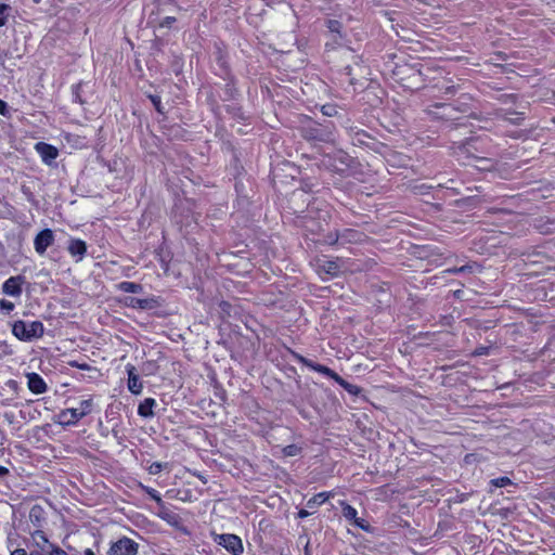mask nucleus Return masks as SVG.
<instances>
[{
    "label": "nucleus",
    "mask_w": 555,
    "mask_h": 555,
    "mask_svg": "<svg viewBox=\"0 0 555 555\" xmlns=\"http://www.w3.org/2000/svg\"><path fill=\"white\" fill-rule=\"evenodd\" d=\"M93 400L91 398L81 400L77 408H68L62 410L56 415V423L62 426L76 425L81 418L92 412Z\"/></svg>",
    "instance_id": "obj_1"
},
{
    "label": "nucleus",
    "mask_w": 555,
    "mask_h": 555,
    "mask_svg": "<svg viewBox=\"0 0 555 555\" xmlns=\"http://www.w3.org/2000/svg\"><path fill=\"white\" fill-rule=\"evenodd\" d=\"M43 323L40 321L25 322L17 320L12 324V334L21 341H31L42 337Z\"/></svg>",
    "instance_id": "obj_2"
},
{
    "label": "nucleus",
    "mask_w": 555,
    "mask_h": 555,
    "mask_svg": "<svg viewBox=\"0 0 555 555\" xmlns=\"http://www.w3.org/2000/svg\"><path fill=\"white\" fill-rule=\"evenodd\" d=\"M315 270L323 279H330L339 275L344 270V261L340 259L320 258L315 262Z\"/></svg>",
    "instance_id": "obj_3"
},
{
    "label": "nucleus",
    "mask_w": 555,
    "mask_h": 555,
    "mask_svg": "<svg viewBox=\"0 0 555 555\" xmlns=\"http://www.w3.org/2000/svg\"><path fill=\"white\" fill-rule=\"evenodd\" d=\"M214 541L223 546L232 555H241L244 552L243 542L240 537L232 533L215 534Z\"/></svg>",
    "instance_id": "obj_4"
},
{
    "label": "nucleus",
    "mask_w": 555,
    "mask_h": 555,
    "mask_svg": "<svg viewBox=\"0 0 555 555\" xmlns=\"http://www.w3.org/2000/svg\"><path fill=\"white\" fill-rule=\"evenodd\" d=\"M139 545L133 540L124 537L116 542L112 543L108 555H135Z\"/></svg>",
    "instance_id": "obj_5"
},
{
    "label": "nucleus",
    "mask_w": 555,
    "mask_h": 555,
    "mask_svg": "<svg viewBox=\"0 0 555 555\" xmlns=\"http://www.w3.org/2000/svg\"><path fill=\"white\" fill-rule=\"evenodd\" d=\"M25 283V276L14 275L7 279L1 285V292L3 295L20 298L23 293V285Z\"/></svg>",
    "instance_id": "obj_6"
},
{
    "label": "nucleus",
    "mask_w": 555,
    "mask_h": 555,
    "mask_svg": "<svg viewBox=\"0 0 555 555\" xmlns=\"http://www.w3.org/2000/svg\"><path fill=\"white\" fill-rule=\"evenodd\" d=\"M54 233L50 229L40 231L34 240V248L40 256L44 255L47 249L54 243Z\"/></svg>",
    "instance_id": "obj_7"
},
{
    "label": "nucleus",
    "mask_w": 555,
    "mask_h": 555,
    "mask_svg": "<svg viewBox=\"0 0 555 555\" xmlns=\"http://www.w3.org/2000/svg\"><path fill=\"white\" fill-rule=\"evenodd\" d=\"M35 150L46 165H51L59 156L57 149L44 142H38Z\"/></svg>",
    "instance_id": "obj_8"
},
{
    "label": "nucleus",
    "mask_w": 555,
    "mask_h": 555,
    "mask_svg": "<svg viewBox=\"0 0 555 555\" xmlns=\"http://www.w3.org/2000/svg\"><path fill=\"white\" fill-rule=\"evenodd\" d=\"M26 378L27 387L33 393L41 395L47 391L48 386L38 373H28L26 374Z\"/></svg>",
    "instance_id": "obj_9"
},
{
    "label": "nucleus",
    "mask_w": 555,
    "mask_h": 555,
    "mask_svg": "<svg viewBox=\"0 0 555 555\" xmlns=\"http://www.w3.org/2000/svg\"><path fill=\"white\" fill-rule=\"evenodd\" d=\"M11 555H68L61 546L57 544L52 545L50 548H41V551H29L27 552L25 548H15L11 552Z\"/></svg>",
    "instance_id": "obj_10"
},
{
    "label": "nucleus",
    "mask_w": 555,
    "mask_h": 555,
    "mask_svg": "<svg viewBox=\"0 0 555 555\" xmlns=\"http://www.w3.org/2000/svg\"><path fill=\"white\" fill-rule=\"evenodd\" d=\"M55 543L51 542L47 534L41 530H35L31 533V545L29 551H41V548H50Z\"/></svg>",
    "instance_id": "obj_11"
},
{
    "label": "nucleus",
    "mask_w": 555,
    "mask_h": 555,
    "mask_svg": "<svg viewBox=\"0 0 555 555\" xmlns=\"http://www.w3.org/2000/svg\"><path fill=\"white\" fill-rule=\"evenodd\" d=\"M67 250L69 255L76 258V261L79 262L83 259L87 253V244L85 241L79 238H70L68 243Z\"/></svg>",
    "instance_id": "obj_12"
},
{
    "label": "nucleus",
    "mask_w": 555,
    "mask_h": 555,
    "mask_svg": "<svg viewBox=\"0 0 555 555\" xmlns=\"http://www.w3.org/2000/svg\"><path fill=\"white\" fill-rule=\"evenodd\" d=\"M128 373V389L133 395H140L143 390V384L135 373V369L133 365H127Z\"/></svg>",
    "instance_id": "obj_13"
},
{
    "label": "nucleus",
    "mask_w": 555,
    "mask_h": 555,
    "mask_svg": "<svg viewBox=\"0 0 555 555\" xmlns=\"http://www.w3.org/2000/svg\"><path fill=\"white\" fill-rule=\"evenodd\" d=\"M156 406V400L153 398L144 399L138 406V414L142 417L150 418L154 416L153 409Z\"/></svg>",
    "instance_id": "obj_14"
},
{
    "label": "nucleus",
    "mask_w": 555,
    "mask_h": 555,
    "mask_svg": "<svg viewBox=\"0 0 555 555\" xmlns=\"http://www.w3.org/2000/svg\"><path fill=\"white\" fill-rule=\"evenodd\" d=\"M304 363L309 369H311L318 373H321V374L334 379L335 382H336L337 377L339 376L336 372H334L333 370H331L330 367H327L325 365L314 363V362L308 361V360H304Z\"/></svg>",
    "instance_id": "obj_15"
},
{
    "label": "nucleus",
    "mask_w": 555,
    "mask_h": 555,
    "mask_svg": "<svg viewBox=\"0 0 555 555\" xmlns=\"http://www.w3.org/2000/svg\"><path fill=\"white\" fill-rule=\"evenodd\" d=\"M334 494L333 492L331 491H325V492H320L315 495H313L312 498H310L308 501H307V507L309 508H314L317 506H320L322 504H324L330 498H332Z\"/></svg>",
    "instance_id": "obj_16"
},
{
    "label": "nucleus",
    "mask_w": 555,
    "mask_h": 555,
    "mask_svg": "<svg viewBox=\"0 0 555 555\" xmlns=\"http://www.w3.org/2000/svg\"><path fill=\"white\" fill-rule=\"evenodd\" d=\"M118 289L124 293L138 294L142 292V286L134 282H120L117 285Z\"/></svg>",
    "instance_id": "obj_17"
},
{
    "label": "nucleus",
    "mask_w": 555,
    "mask_h": 555,
    "mask_svg": "<svg viewBox=\"0 0 555 555\" xmlns=\"http://www.w3.org/2000/svg\"><path fill=\"white\" fill-rule=\"evenodd\" d=\"M158 517L168 522L169 525H177L178 524V516L172 513L171 511L167 509L162 505L160 511L158 512Z\"/></svg>",
    "instance_id": "obj_18"
},
{
    "label": "nucleus",
    "mask_w": 555,
    "mask_h": 555,
    "mask_svg": "<svg viewBox=\"0 0 555 555\" xmlns=\"http://www.w3.org/2000/svg\"><path fill=\"white\" fill-rule=\"evenodd\" d=\"M340 505L343 507V516L347 519V520H350V521H356L358 519V512L357 509L347 504L346 502L341 501L340 502Z\"/></svg>",
    "instance_id": "obj_19"
},
{
    "label": "nucleus",
    "mask_w": 555,
    "mask_h": 555,
    "mask_svg": "<svg viewBox=\"0 0 555 555\" xmlns=\"http://www.w3.org/2000/svg\"><path fill=\"white\" fill-rule=\"evenodd\" d=\"M336 383L341 386L350 395L357 396L360 393L361 389L357 385L350 384L345 380L343 377L338 376Z\"/></svg>",
    "instance_id": "obj_20"
},
{
    "label": "nucleus",
    "mask_w": 555,
    "mask_h": 555,
    "mask_svg": "<svg viewBox=\"0 0 555 555\" xmlns=\"http://www.w3.org/2000/svg\"><path fill=\"white\" fill-rule=\"evenodd\" d=\"M339 238L348 242H358L361 238V233L351 229H347L339 237L336 238V241Z\"/></svg>",
    "instance_id": "obj_21"
},
{
    "label": "nucleus",
    "mask_w": 555,
    "mask_h": 555,
    "mask_svg": "<svg viewBox=\"0 0 555 555\" xmlns=\"http://www.w3.org/2000/svg\"><path fill=\"white\" fill-rule=\"evenodd\" d=\"M65 140L68 143H73L77 147H82V146L86 145L85 139L80 138L79 135H76V134L66 133L65 134Z\"/></svg>",
    "instance_id": "obj_22"
},
{
    "label": "nucleus",
    "mask_w": 555,
    "mask_h": 555,
    "mask_svg": "<svg viewBox=\"0 0 555 555\" xmlns=\"http://www.w3.org/2000/svg\"><path fill=\"white\" fill-rule=\"evenodd\" d=\"M14 309H15L14 302H12L10 300H7V299H1L0 300V313L8 315Z\"/></svg>",
    "instance_id": "obj_23"
},
{
    "label": "nucleus",
    "mask_w": 555,
    "mask_h": 555,
    "mask_svg": "<svg viewBox=\"0 0 555 555\" xmlns=\"http://www.w3.org/2000/svg\"><path fill=\"white\" fill-rule=\"evenodd\" d=\"M10 10H11L10 5L4 4V3L0 4V27L4 26L7 24Z\"/></svg>",
    "instance_id": "obj_24"
},
{
    "label": "nucleus",
    "mask_w": 555,
    "mask_h": 555,
    "mask_svg": "<svg viewBox=\"0 0 555 555\" xmlns=\"http://www.w3.org/2000/svg\"><path fill=\"white\" fill-rule=\"evenodd\" d=\"M300 447L296 444H289L283 448L282 453L285 456H296L300 453Z\"/></svg>",
    "instance_id": "obj_25"
},
{
    "label": "nucleus",
    "mask_w": 555,
    "mask_h": 555,
    "mask_svg": "<svg viewBox=\"0 0 555 555\" xmlns=\"http://www.w3.org/2000/svg\"><path fill=\"white\" fill-rule=\"evenodd\" d=\"M13 354V349L5 340H0V359Z\"/></svg>",
    "instance_id": "obj_26"
},
{
    "label": "nucleus",
    "mask_w": 555,
    "mask_h": 555,
    "mask_svg": "<svg viewBox=\"0 0 555 555\" xmlns=\"http://www.w3.org/2000/svg\"><path fill=\"white\" fill-rule=\"evenodd\" d=\"M490 483L495 488H502L512 485V480L508 477H499L492 479Z\"/></svg>",
    "instance_id": "obj_27"
},
{
    "label": "nucleus",
    "mask_w": 555,
    "mask_h": 555,
    "mask_svg": "<svg viewBox=\"0 0 555 555\" xmlns=\"http://www.w3.org/2000/svg\"><path fill=\"white\" fill-rule=\"evenodd\" d=\"M145 493L152 499L154 500L155 502H157L158 504H163V501H162V496L159 494V492L153 488H150V487H144L143 488Z\"/></svg>",
    "instance_id": "obj_28"
},
{
    "label": "nucleus",
    "mask_w": 555,
    "mask_h": 555,
    "mask_svg": "<svg viewBox=\"0 0 555 555\" xmlns=\"http://www.w3.org/2000/svg\"><path fill=\"white\" fill-rule=\"evenodd\" d=\"M164 464L160 463V462H153L149 467H147V470L151 475H157L159 474L163 468H164Z\"/></svg>",
    "instance_id": "obj_29"
},
{
    "label": "nucleus",
    "mask_w": 555,
    "mask_h": 555,
    "mask_svg": "<svg viewBox=\"0 0 555 555\" xmlns=\"http://www.w3.org/2000/svg\"><path fill=\"white\" fill-rule=\"evenodd\" d=\"M327 28L333 34H339L340 33V28H341V24L338 21H336V20H330L327 22Z\"/></svg>",
    "instance_id": "obj_30"
},
{
    "label": "nucleus",
    "mask_w": 555,
    "mask_h": 555,
    "mask_svg": "<svg viewBox=\"0 0 555 555\" xmlns=\"http://www.w3.org/2000/svg\"><path fill=\"white\" fill-rule=\"evenodd\" d=\"M176 22V18L172 17V16H167L165 17L160 23H159V27L162 28H170L172 26V24Z\"/></svg>",
    "instance_id": "obj_31"
},
{
    "label": "nucleus",
    "mask_w": 555,
    "mask_h": 555,
    "mask_svg": "<svg viewBox=\"0 0 555 555\" xmlns=\"http://www.w3.org/2000/svg\"><path fill=\"white\" fill-rule=\"evenodd\" d=\"M353 525L363 530H369V526L365 524L364 519L358 518L356 521H353Z\"/></svg>",
    "instance_id": "obj_32"
},
{
    "label": "nucleus",
    "mask_w": 555,
    "mask_h": 555,
    "mask_svg": "<svg viewBox=\"0 0 555 555\" xmlns=\"http://www.w3.org/2000/svg\"><path fill=\"white\" fill-rule=\"evenodd\" d=\"M151 100H152V102H153V104H154L155 108H156L159 113H162L160 99H159L158 96H156V95H153V96H151Z\"/></svg>",
    "instance_id": "obj_33"
},
{
    "label": "nucleus",
    "mask_w": 555,
    "mask_h": 555,
    "mask_svg": "<svg viewBox=\"0 0 555 555\" xmlns=\"http://www.w3.org/2000/svg\"><path fill=\"white\" fill-rule=\"evenodd\" d=\"M0 114L5 116L8 114V105L7 103L0 99Z\"/></svg>",
    "instance_id": "obj_34"
},
{
    "label": "nucleus",
    "mask_w": 555,
    "mask_h": 555,
    "mask_svg": "<svg viewBox=\"0 0 555 555\" xmlns=\"http://www.w3.org/2000/svg\"><path fill=\"white\" fill-rule=\"evenodd\" d=\"M323 114L332 116L335 113V108L332 106H323Z\"/></svg>",
    "instance_id": "obj_35"
},
{
    "label": "nucleus",
    "mask_w": 555,
    "mask_h": 555,
    "mask_svg": "<svg viewBox=\"0 0 555 555\" xmlns=\"http://www.w3.org/2000/svg\"><path fill=\"white\" fill-rule=\"evenodd\" d=\"M309 515H310V514H309V512H308V511H306V509H300V511L298 512V517H299V518H306V517H308Z\"/></svg>",
    "instance_id": "obj_36"
},
{
    "label": "nucleus",
    "mask_w": 555,
    "mask_h": 555,
    "mask_svg": "<svg viewBox=\"0 0 555 555\" xmlns=\"http://www.w3.org/2000/svg\"><path fill=\"white\" fill-rule=\"evenodd\" d=\"M7 474H9V469L7 467L0 465V477L4 476Z\"/></svg>",
    "instance_id": "obj_37"
},
{
    "label": "nucleus",
    "mask_w": 555,
    "mask_h": 555,
    "mask_svg": "<svg viewBox=\"0 0 555 555\" xmlns=\"http://www.w3.org/2000/svg\"><path fill=\"white\" fill-rule=\"evenodd\" d=\"M467 269H470V267L463 266V267H461V268H459V269H455V270H453V271H454V272H464V271H466Z\"/></svg>",
    "instance_id": "obj_38"
},
{
    "label": "nucleus",
    "mask_w": 555,
    "mask_h": 555,
    "mask_svg": "<svg viewBox=\"0 0 555 555\" xmlns=\"http://www.w3.org/2000/svg\"><path fill=\"white\" fill-rule=\"evenodd\" d=\"M83 555H95L94 552L91 548H86L83 551Z\"/></svg>",
    "instance_id": "obj_39"
},
{
    "label": "nucleus",
    "mask_w": 555,
    "mask_h": 555,
    "mask_svg": "<svg viewBox=\"0 0 555 555\" xmlns=\"http://www.w3.org/2000/svg\"><path fill=\"white\" fill-rule=\"evenodd\" d=\"M75 366L79 367V369H82V370L88 369L87 364H76Z\"/></svg>",
    "instance_id": "obj_40"
},
{
    "label": "nucleus",
    "mask_w": 555,
    "mask_h": 555,
    "mask_svg": "<svg viewBox=\"0 0 555 555\" xmlns=\"http://www.w3.org/2000/svg\"><path fill=\"white\" fill-rule=\"evenodd\" d=\"M554 555H555V552H554Z\"/></svg>",
    "instance_id": "obj_41"
}]
</instances>
